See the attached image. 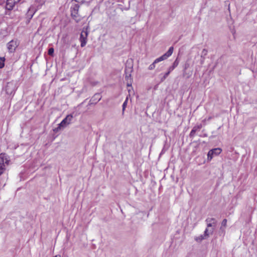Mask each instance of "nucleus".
<instances>
[{"mask_svg":"<svg viewBox=\"0 0 257 257\" xmlns=\"http://www.w3.org/2000/svg\"><path fill=\"white\" fill-rule=\"evenodd\" d=\"M73 117V116L72 114L67 115L66 117L58 124V127L53 130L54 132H58L62 128L65 127L71 123Z\"/></svg>","mask_w":257,"mask_h":257,"instance_id":"obj_1","label":"nucleus"},{"mask_svg":"<svg viewBox=\"0 0 257 257\" xmlns=\"http://www.w3.org/2000/svg\"><path fill=\"white\" fill-rule=\"evenodd\" d=\"M79 6L78 4H75L71 8V16L78 23L80 21V18L78 16Z\"/></svg>","mask_w":257,"mask_h":257,"instance_id":"obj_2","label":"nucleus"},{"mask_svg":"<svg viewBox=\"0 0 257 257\" xmlns=\"http://www.w3.org/2000/svg\"><path fill=\"white\" fill-rule=\"evenodd\" d=\"M16 83L15 81H11L7 83L6 86V91L8 94L11 95L17 89Z\"/></svg>","mask_w":257,"mask_h":257,"instance_id":"obj_3","label":"nucleus"},{"mask_svg":"<svg viewBox=\"0 0 257 257\" xmlns=\"http://www.w3.org/2000/svg\"><path fill=\"white\" fill-rule=\"evenodd\" d=\"M87 36H88V32L87 29L84 28L83 29L81 33L79 40L81 42V47H84L86 43L87 40Z\"/></svg>","mask_w":257,"mask_h":257,"instance_id":"obj_4","label":"nucleus"},{"mask_svg":"<svg viewBox=\"0 0 257 257\" xmlns=\"http://www.w3.org/2000/svg\"><path fill=\"white\" fill-rule=\"evenodd\" d=\"M174 48L173 47H170L168 51L165 53L164 55L161 56V57L157 58L155 60V63H158L162 61L167 59L168 57H169L173 53Z\"/></svg>","mask_w":257,"mask_h":257,"instance_id":"obj_5","label":"nucleus"},{"mask_svg":"<svg viewBox=\"0 0 257 257\" xmlns=\"http://www.w3.org/2000/svg\"><path fill=\"white\" fill-rule=\"evenodd\" d=\"M221 152V149L217 148L210 150L207 154V159L211 161L214 156H217Z\"/></svg>","mask_w":257,"mask_h":257,"instance_id":"obj_6","label":"nucleus"},{"mask_svg":"<svg viewBox=\"0 0 257 257\" xmlns=\"http://www.w3.org/2000/svg\"><path fill=\"white\" fill-rule=\"evenodd\" d=\"M21 0H7L6 9L7 10L11 11L13 9L15 5L18 3Z\"/></svg>","mask_w":257,"mask_h":257,"instance_id":"obj_7","label":"nucleus"},{"mask_svg":"<svg viewBox=\"0 0 257 257\" xmlns=\"http://www.w3.org/2000/svg\"><path fill=\"white\" fill-rule=\"evenodd\" d=\"M18 44L16 40H12L7 44V48L10 53L14 52L17 47Z\"/></svg>","mask_w":257,"mask_h":257,"instance_id":"obj_8","label":"nucleus"},{"mask_svg":"<svg viewBox=\"0 0 257 257\" xmlns=\"http://www.w3.org/2000/svg\"><path fill=\"white\" fill-rule=\"evenodd\" d=\"M206 222L207 223V228H209L212 227V228H214L215 227L217 221L215 218H208L206 219Z\"/></svg>","mask_w":257,"mask_h":257,"instance_id":"obj_9","label":"nucleus"},{"mask_svg":"<svg viewBox=\"0 0 257 257\" xmlns=\"http://www.w3.org/2000/svg\"><path fill=\"white\" fill-rule=\"evenodd\" d=\"M201 127H202L201 124H199V125L195 126L193 128V129L192 130V131H191V132L190 133V137H193L195 134L196 132L198 130H200L201 128Z\"/></svg>","mask_w":257,"mask_h":257,"instance_id":"obj_10","label":"nucleus"},{"mask_svg":"<svg viewBox=\"0 0 257 257\" xmlns=\"http://www.w3.org/2000/svg\"><path fill=\"white\" fill-rule=\"evenodd\" d=\"M179 63V60L177 58L174 62L173 65L169 68L168 70L170 72L172 71L178 65Z\"/></svg>","mask_w":257,"mask_h":257,"instance_id":"obj_11","label":"nucleus"},{"mask_svg":"<svg viewBox=\"0 0 257 257\" xmlns=\"http://www.w3.org/2000/svg\"><path fill=\"white\" fill-rule=\"evenodd\" d=\"M214 231V228L209 229L206 228L204 232V235L207 238L208 237L210 234H212Z\"/></svg>","mask_w":257,"mask_h":257,"instance_id":"obj_12","label":"nucleus"},{"mask_svg":"<svg viewBox=\"0 0 257 257\" xmlns=\"http://www.w3.org/2000/svg\"><path fill=\"white\" fill-rule=\"evenodd\" d=\"M227 224V220L226 219H224L222 222H221V225L220 227V230L222 231V232H224V229L226 226Z\"/></svg>","mask_w":257,"mask_h":257,"instance_id":"obj_13","label":"nucleus"},{"mask_svg":"<svg viewBox=\"0 0 257 257\" xmlns=\"http://www.w3.org/2000/svg\"><path fill=\"white\" fill-rule=\"evenodd\" d=\"M206 238H207V237L204 234H202V235H199L198 237H196L195 238V239L196 241L200 242V241H202V240L206 239Z\"/></svg>","mask_w":257,"mask_h":257,"instance_id":"obj_14","label":"nucleus"},{"mask_svg":"<svg viewBox=\"0 0 257 257\" xmlns=\"http://www.w3.org/2000/svg\"><path fill=\"white\" fill-rule=\"evenodd\" d=\"M170 72H171L168 70L167 72H166L164 74H163V75L161 78V82L164 81L166 79V78L168 76V75H169Z\"/></svg>","mask_w":257,"mask_h":257,"instance_id":"obj_15","label":"nucleus"},{"mask_svg":"<svg viewBox=\"0 0 257 257\" xmlns=\"http://www.w3.org/2000/svg\"><path fill=\"white\" fill-rule=\"evenodd\" d=\"M5 60L4 57H0V68H3L5 66Z\"/></svg>","mask_w":257,"mask_h":257,"instance_id":"obj_16","label":"nucleus"},{"mask_svg":"<svg viewBox=\"0 0 257 257\" xmlns=\"http://www.w3.org/2000/svg\"><path fill=\"white\" fill-rule=\"evenodd\" d=\"M127 100H128V98L127 97L126 98V99L125 100V101H124V102L123 103V104H122V113H123L124 110H125V108L127 105Z\"/></svg>","mask_w":257,"mask_h":257,"instance_id":"obj_17","label":"nucleus"},{"mask_svg":"<svg viewBox=\"0 0 257 257\" xmlns=\"http://www.w3.org/2000/svg\"><path fill=\"white\" fill-rule=\"evenodd\" d=\"M156 63H155V61H154V62L149 66V70H153L156 67Z\"/></svg>","mask_w":257,"mask_h":257,"instance_id":"obj_18","label":"nucleus"},{"mask_svg":"<svg viewBox=\"0 0 257 257\" xmlns=\"http://www.w3.org/2000/svg\"><path fill=\"white\" fill-rule=\"evenodd\" d=\"M54 49L53 48H49V50H48V54L49 55H51L52 56L53 54V53H54Z\"/></svg>","mask_w":257,"mask_h":257,"instance_id":"obj_19","label":"nucleus"},{"mask_svg":"<svg viewBox=\"0 0 257 257\" xmlns=\"http://www.w3.org/2000/svg\"><path fill=\"white\" fill-rule=\"evenodd\" d=\"M28 17H30V19L32 18V15L30 14V10L29 9L28 13Z\"/></svg>","mask_w":257,"mask_h":257,"instance_id":"obj_20","label":"nucleus"},{"mask_svg":"<svg viewBox=\"0 0 257 257\" xmlns=\"http://www.w3.org/2000/svg\"><path fill=\"white\" fill-rule=\"evenodd\" d=\"M203 53H204V54H206V53H207V51H206L205 49H204V50H203Z\"/></svg>","mask_w":257,"mask_h":257,"instance_id":"obj_21","label":"nucleus"},{"mask_svg":"<svg viewBox=\"0 0 257 257\" xmlns=\"http://www.w3.org/2000/svg\"><path fill=\"white\" fill-rule=\"evenodd\" d=\"M54 257H61V255L60 254L56 255Z\"/></svg>","mask_w":257,"mask_h":257,"instance_id":"obj_22","label":"nucleus"},{"mask_svg":"<svg viewBox=\"0 0 257 257\" xmlns=\"http://www.w3.org/2000/svg\"><path fill=\"white\" fill-rule=\"evenodd\" d=\"M210 119H211V117H208V119H207V120H210Z\"/></svg>","mask_w":257,"mask_h":257,"instance_id":"obj_23","label":"nucleus"},{"mask_svg":"<svg viewBox=\"0 0 257 257\" xmlns=\"http://www.w3.org/2000/svg\"><path fill=\"white\" fill-rule=\"evenodd\" d=\"M72 1H75V2H77V0H72Z\"/></svg>","mask_w":257,"mask_h":257,"instance_id":"obj_24","label":"nucleus"}]
</instances>
